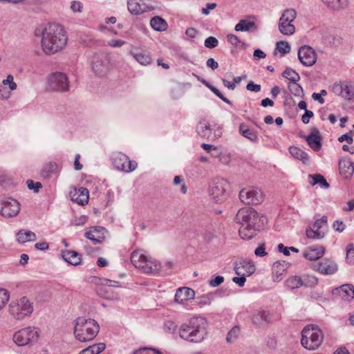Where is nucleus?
I'll list each match as a JSON object with an SVG mask.
<instances>
[{
	"label": "nucleus",
	"instance_id": "nucleus-47",
	"mask_svg": "<svg viewBox=\"0 0 354 354\" xmlns=\"http://www.w3.org/2000/svg\"><path fill=\"white\" fill-rule=\"evenodd\" d=\"M346 260L347 263L354 265V245L353 243L347 245Z\"/></svg>",
	"mask_w": 354,
	"mask_h": 354
},
{
	"label": "nucleus",
	"instance_id": "nucleus-14",
	"mask_svg": "<svg viewBox=\"0 0 354 354\" xmlns=\"http://www.w3.org/2000/svg\"><path fill=\"white\" fill-rule=\"evenodd\" d=\"M327 225V216H323L321 218L317 219L313 225V228H308L306 230V236L312 239H320L324 238L325 232L320 231Z\"/></svg>",
	"mask_w": 354,
	"mask_h": 354
},
{
	"label": "nucleus",
	"instance_id": "nucleus-58",
	"mask_svg": "<svg viewBox=\"0 0 354 354\" xmlns=\"http://www.w3.org/2000/svg\"><path fill=\"white\" fill-rule=\"evenodd\" d=\"M228 41L234 46H238L239 44H241L242 46H245V43L241 42L239 37L234 35L230 34L227 35Z\"/></svg>",
	"mask_w": 354,
	"mask_h": 354
},
{
	"label": "nucleus",
	"instance_id": "nucleus-62",
	"mask_svg": "<svg viewBox=\"0 0 354 354\" xmlns=\"http://www.w3.org/2000/svg\"><path fill=\"white\" fill-rule=\"evenodd\" d=\"M212 299V296L210 295H203L198 298L199 304L201 305H209L211 304V301Z\"/></svg>",
	"mask_w": 354,
	"mask_h": 354
},
{
	"label": "nucleus",
	"instance_id": "nucleus-53",
	"mask_svg": "<svg viewBox=\"0 0 354 354\" xmlns=\"http://www.w3.org/2000/svg\"><path fill=\"white\" fill-rule=\"evenodd\" d=\"M165 330L167 333H174L177 330V324L173 321H167L164 324Z\"/></svg>",
	"mask_w": 354,
	"mask_h": 354
},
{
	"label": "nucleus",
	"instance_id": "nucleus-9",
	"mask_svg": "<svg viewBox=\"0 0 354 354\" xmlns=\"http://www.w3.org/2000/svg\"><path fill=\"white\" fill-rule=\"evenodd\" d=\"M112 162L118 170L127 173L135 170L138 166L135 160H130L127 155L122 152H115L113 153Z\"/></svg>",
	"mask_w": 354,
	"mask_h": 354
},
{
	"label": "nucleus",
	"instance_id": "nucleus-29",
	"mask_svg": "<svg viewBox=\"0 0 354 354\" xmlns=\"http://www.w3.org/2000/svg\"><path fill=\"white\" fill-rule=\"evenodd\" d=\"M288 263L286 261H283V263H281L280 261H276L274 263L272 270L274 281H279L281 280V276L283 274V272L288 268Z\"/></svg>",
	"mask_w": 354,
	"mask_h": 354
},
{
	"label": "nucleus",
	"instance_id": "nucleus-2",
	"mask_svg": "<svg viewBox=\"0 0 354 354\" xmlns=\"http://www.w3.org/2000/svg\"><path fill=\"white\" fill-rule=\"evenodd\" d=\"M235 219L241 225L239 233L241 238L245 240L252 239L256 235V232L260 231L267 221L266 216H259L257 212L252 207L240 209Z\"/></svg>",
	"mask_w": 354,
	"mask_h": 354
},
{
	"label": "nucleus",
	"instance_id": "nucleus-60",
	"mask_svg": "<svg viewBox=\"0 0 354 354\" xmlns=\"http://www.w3.org/2000/svg\"><path fill=\"white\" fill-rule=\"evenodd\" d=\"M353 133V131H350L349 133L342 135L339 138H338V141L342 142L344 141H346L348 144H351L353 142V139L351 134Z\"/></svg>",
	"mask_w": 354,
	"mask_h": 354
},
{
	"label": "nucleus",
	"instance_id": "nucleus-59",
	"mask_svg": "<svg viewBox=\"0 0 354 354\" xmlns=\"http://www.w3.org/2000/svg\"><path fill=\"white\" fill-rule=\"evenodd\" d=\"M133 354H162L154 349L143 348L136 351Z\"/></svg>",
	"mask_w": 354,
	"mask_h": 354
},
{
	"label": "nucleus",
	"instance_id": "nucleus-8",
	"mask_svg": "<svg viewBox=\"0 0 354 354\" xmlns=\"http://www.w3.org/2000/svg\"><path fill=\"white\" fill-rule=\"evenodd\" d=\"M228 182L223 178L214 179L209 186V192L216 203H222L224 201L227 195V189H229Z\"/></svg>",
	"mask_w": 354,
	"mask_h": 354
},
{
	"label": "nucleus",
	"instance_id": "nucleus-50",
	"mask_svg": "<svg viewBox=\"0 0 354 354\" xmlns=\"http://www.w3.org/2000/svg\"><path fill=\"white\" fill-rule=\"evenodd\" d=\"M10 295L6 289L0 288V310L4 307L5 304L8 301Z\"/></svg>",
	"mask_w": 354,
	"mask_h": 354
},
{
	"label": "nucleus",
	"instance_id": "nucleus-40",
	"mask_svg": "<svg viewBox=\"0 0 354 354\" xmlns=\"http://www.w3.org/2000/svg\"><path fill=\"white\" fill-rule=\"evenodd\" d=\"M279 30L280 32L285 35H291L295 31V28L292 22L282 21L279 20Z\"/></svg>",
	"mask_w": 354,
	"mask_h": 354
},
{
	"label": "nucleus",
	"instance_id": "nucleus-19",
	"mask_svg": "<svg viewBox=\"0 0 354 354\" xmlns=\"http://www.w3.org/2000/svg\"><path fill=\"white\" fill-rule=\"evenodd\" d=\"M252 321L257 328H265L270 323V313L264 310H257L254 313Z\"/></svg>",
	"mask_w": 354,
	"mask_h": 354
},
{
	"label": "nucleus",
	"instance_id": "nucleus-11",
	"mask_svg": "<svg viewBox=\"0 0 354 354\" xmlns=\"http://www.w3.org/2000/svg\"><path fill=\"white\" fill-rule=\"evenodd\" d=\"M20 209V203L14 198H6L0 202V214L5 218L15 217L19 213Z\"/></svg>",
	"mask_w": 354,
	"mask_h": 354
},
{
	"label": "nucleus",
	"instance_id": "nucleus-22",
	"mask_svg": "<svg viewBox=\"0 0 354 354\" xmlns=\"http://www.w3.org/2000/svg\"><path fill=\"white\" fill-rule=\"evenodd\" d=\"M325 253V248L323 246H312L308 248L304 253L303 257L309 261H315L320 259Z\"/></svg>",
	"mask_w": 354,
	"mask_h": 354
},
{
	"label": "nucleus",
	"instance_id": "nucleus-21",
	"mask_svg": "<svg viewBox=\"0 0 354 354\" xmlns=\"http://www.w3.org/2000/svg\"><path fill=\"white\" fill-rule=\"evenodd\" d=\"M314 269L323 274H333L337 271L338 267L336 263L324 260L315 265Z\"/></svg>",
	"mask_w": 354,
	"mask_h": 354
},
{
	"label": "nucleus",
	"instance_id": "nucleus-61",
	"mask_svg": "<svg viewBox=\"0 0 354 354\" xmlns=\"http://www.w3.org/2000/svg\"><path fill=\"white\" fill-rule=\"evenodd\" d=\"M314 116L312 111L306 109L304 114L301 117V121L304 124H307L309 123L310 119Z\"/></svg>",
	"mask_w": 354,
	"mask_h": 354
},
{
	"label": "nucleus",
	"instance_id": "nucleus-42",
	"mask_svg": "<svg viewBox=\"0 0 354 354\" xmlns=\"http://www.w3.org/2000/svg\"><path fill=\"white\" fill-rule=\"evenodd\" d=\"M288 89L292 94L297 97L304 96V90L302 87L297 83V82H289L288 85Z\"/></svg>",
	"mask_w": 354,
	"mask_h": 354
},
{
	"label": "nucleus",
	"instance_id": "nucleus-27",
	"mask_svg": "<svg viewBox=\"0 0 354 354\" xmlns=\"http://www.w3.org/2000/svg\"><path fill=\"white\" fill-rule=\"evenodd\" d=\"M161 266L158 261L147 257L146 263H144L142 267H141L140 269L145 273L155 274L158 272Z\"/></svg>",
	"mask_w": 354,
	"mask_h": 354
},
{
	"label": "nucleus",
	"instance_id": "nucleus-13",
	"mask_svg": "<svg viewBox=\"0 0 354 354\" xmlns=\"http://www.w3.org/2000/svg\"><path fill=\"white\" fill-rule=\"evenodd\" d=\"M297 54L300 62L305 66H312L317 61V54L310 46L300 47Z\"/></svg>",
	"mask_w": 354,
	"mask_h": 354
},
{
	"label": "nucleus",
	"instance_id": "nucleus-38",
	"mask_svg": "<svg viewBox=\"0 0 354 354\" xmlns=\"http://www.w3.org/2000/svg\"><path fill=\"white\" fill-rule=\"evenodd\" d=\"M147 256L138 251H133L131 255V261L136 268H141L144 263H146Z\"/></svg>",
	"mask_w": 354,
	"mask_h": 354
},
{
	"label": "nucleus",
	"instance_id": "nucleus-1",
	"mask_svg": "<svg viewBox=\"0 0 354 354\" xmlns=\"http://www.w3.org/2000/svg\"><path fill=\"white\" fill-rule=\"evenodd\" d=\"M35 35L41 37V47L46 55L57 53L67 44L66 32L63 26L57 24H48L37 28Z\"/></svg>",
	"mask_w": 354,
	"mask_h": 354
},
{
	"label": "nucleus",
	"instance_id": "nucleus-6",
	"mask_svg": "<svg viewBox=\"0 0 354 354\" xmlns=\"http://www.w3.org/2000/svg\"><path fill=\"white\" fill-rule=\"evenodd\" d=\"M8 312L15 319L22 320L32 313V304L26 297H23L19 300L12 301L9 304Z\"/></svg>",
	"mask_w": 354,
	"mask_h": 354
},
{
	"label": "nucleus",
	"instance_id": "nucleus-55",
	"mask_svg": "<svg viewBox=\"0 0 354 354\" xmlns=\"http://www.w3.org/2000/svg\"><path fill=\"white\" fill-rule=\"evenodd\" d=\"M88 347L91 350L93 354H99L105 349L106 345L104 343H98L89 346Z\"/></svg>",
	"mask_w": 354,
	"mask_h": 354
},
{
	"label": "nucleus",
	"instance_id": "nucleus-32",
	"mask_svg": "<svg viewBox=\"0 0 354 354\" xmlns=\"http://www.w3.org/2000/svg\"><path fill=\"white\" fill-rule=\"evenodd\" d=\"M257 28V25L254 21L241 19L235 26L234 30L236 31L249 32L255 30Z\"/></svg>",
	"mask_w": 354,
	"mask_h": 354
},
{
	"label": "nucleus",
	"instance_id": "nucleus-7",
	"mask_svg": "<svg viewBox=\"0 0 354 354\" xmlns=\"http://www.w3.org/2000/svg\"><path fill=\"white\" fill-rule=\"evenodd\" d=\"M39 335V330L37 328L28 326L16 332L13 335L14 342L24 346L37 342Z\"/></svg>",
	"mask_w": 354,
	"mask_h": 354
},
{
	"label": "nucleus",
	"instance_id": "nucleus-20",
	"mask_svg": "<svg viewBox=\"0 0 354 354\" xmlns=\"http://www.w3.org/2000/svg\"><path fill=\"white\" fill-rule=\"evenodd\" d=\"M70 195L73 201L77 204L84 205L88 202L89 192L85 187H80L78 189H75L73 192H70Z\"/></svg>",
	"mask_w": 354,
	"mask_h": 354
},
{
	"label": "nucleus",
	"instance_id": "nucleus-5",
	"mask_svg": "<svg viewBox=\"0 0 354 354\" xmlns=\"http://www.w3.org/2000/svg\"><path fill=\"white\" fill-rule=\"evenodd\" d=\"M323 333L317 326L308 325L301 331V343L309 350L317 348L322 342Z\"/></svg>",
	"mask_w": 354,
	"mask_h": 354
},
{
	"label": "nucleus",
	"instance_id": "nucleus-10",
	"mask_svg": "<svg viewBox=\"0 0 354 354\" xmlns=\"http://www.w3.org/2000/svg\"><path fill=\"white\" fill-rule=\"evenodd\" d=\"M48 87L53 91L66 92L69 90V82L66 75L57 72L53 73L48 78Z\"/></svg>",
	"mask_w": 354,
	"mask_h": 354
},
{
	"label": "nucleus",
	"instance_id": "nucleus-4",
	"mask_svg": "<svg viewBox=\"0 0 354 354\" xmlns=\"http://www.w3.org/2000/svg\"><path fill=\"white\" fill-rule=\"evenodd\" d=\"M75 322L73 333L80 342L93 340L99 333L100 326L95 319L79 317Z\"/></svg>",
	"mask_w": 354,
	"mask_h": 354
},
{
	"label": "nucleus",
	"instance_id": "nucleus-35",
	"mask_svg": "<svg viewBox=\"0 0 354 354\" xmlns=\"http://www.w3.org/2000/svg\"><path fill=\"white\" fill-rule=\"evenodd\" d=\"M135 59L142 65H148L151 63V57L149 53L144 51L131 52Z\"/></svg>",
	"mask_w": 354,
	"mask_h": 354
},
{
	"label": "nucleus",
	"instance_id": "nucleus-36",
	"mask_svg": "<svg viewBox=\"0 0 354 354\" xmlns=\"http://www.w3.org/2000/svg\"><path fill=\"white\" fill-rule=\"evenodd\" d=\"M308 178L310 179L309 183L313 186L319 184L321 187L324 189H327L330 186L324 177L319 174L314 175L310 174L308 175Z\"/></svg>",
	"mask_w": 354,
	"mask_h": 354
},
{
	"label": "nucleus",
	"instance_id": "nucleus-49",
	"mask_svg": "<svg viewBox=\"0 0 354 354\" xmlns=\"http://www.w3.org/2000/svg\"><path fill=\"white\" fill-rule=\"evenodd\" d=\"M277 49L283 55L290 51V46L287 41H279L277 43Z\"/></svg>",
	"mask_w": 354,
	"mask_h": 354
},
{
	"label": "nucleus",
	"instance_id": "nucleus-48",
	"mask_svg": "<svg viewBox=\"0 0 354 354\" xmlns=\"http://www.w3.org/2000/svg\"><path fill=\"white\" fill-rule=\"evenodd\" d=\"M322 1L333 10H338L342 8L344 5L342 0H322Z\"/></svg>",
	"mask_w": 354,
	"mask_h": 354
},
{
	"label": "nucleus",
	"instance_id": "nucleus-24",
	"mask_svg": "<svg viewBox=\"0 0 354 354\" xmlns=\"http://www.w3.org/2000/svg\"><path fill=\"white\" fill-rule=\"evenodd\" d=\"M196 130L197 134L203 139H209L212 136V129L209 123L205 119L198 122Z\"/></svg>",
	"mask_w": 354,
	"mask_h": 354
},
{
	"label": "nucleus",
	"instance_id": "nucleus-46",
	"mask_svg": "<svg viewBox=\"0 0 354 354\" xmlns=\"http://www.w3.org/2000/svg\"><path fill=\"white\" fill-rule=\"evenodd\" d=\"M240 333V328L239 326L233 327L227 334L226 341L227 343H232L236 340Z\"/></svg>",
	"mask_w": 354,
	"mask_h": 354
},
{
	"label": "nucleus",
	"instance_id": "nucleus-25",
	"mask_svg": "<svg viewBox=\"0 0 354 354\" xmlns=\"http://www.w3.org/2000/svg\"><path fill=\"white\" fill-rule=\"evenodd\" d=\"M63 259L68 263L77 266L81 264V254L74 250H66L62 252Z\"/></svg>",
	"mask_w": 354,
	"mask_h": 354
},
{
	"label": "nucleus",
	"instance_id": "nucleus-57",
	"mask_svg": "<svg viewBox=\"0 0 354 354\" xmlns=\"http://www.w3.org/2000/svg\"><path fill=\"white\" fill-rule=\"evenodd\" d=\"M246 89L250 91L258 93L261 91V86L260 84H254V82L250 81L246 85Z\"/></svg>",
	"mask_w": 354,
	"mask_h": 354
},
{
	"label": "nucleus",
	"instance_id": "nucleus-33",
	"mask_svg": "<svg viewBox=\"0 0 354 354\" xmlns=\"http://www.w3.org/2000/svg\"><path fill=\"white\" fill-rule=\"evenodd\" d=\"M57 171V165L55 162H50L44 165L41 171V176L44 179H48L53 174H56Z\"/></svg>",
	"mask_w": 354,
	"mask_h": 354
},
{
	"label": "nucleus",
	"instance_id": "nucleus-37",
	"mask_svg": "<svg viewBox=\"0 0 354 354\" xmlns=\"http://www.w3.org/2000/svg\"><path fill=\"white\" fill-rule=\"evenodd\" d=\"M339 169L340 173L346 174V177L351 176L354 171L353 162L349 160H340L339 162Z\"/></svg>",
	"mask_w": 354,
	"mask_h": 354
},
{
	"label": "nucleus",
	"instance_id": "nucleus-28",
	"mask_svg": "<svg viewBox=\"0 0 354 354\" xmlns=\"http://www.w3.org/2000/svg\"><path fill=\"white\" fill-rule=\"evenodd\" d=\"M339 95L346 100L354 98V86L351 82H344L337 87Z\"/></svg>",
	"mask_w": 354,
	"mask_h": 354
},
{
	"label": "nucleus",
	"instance_id": "nucleus-3",
	"mask_svg": "<svg viewBox=\"0 0 354 354\" xmlns=\"http://www.w3.org/2000/svg\"><path fill=\"white\" fill-rule=\"evenodd\" d=\"M208 322L201 316H194L190 318L187 322L180 325L178 333L180 337L185 341L200 343L207 335Z\"/></svg>",
	"mask_w": 354,
	"mask_h": 354
},
{
	"label": "nucleus",
	"instance_id": "nucleus-51",
	"mask_svg": "<svg viewBox=\"0 0 354 354\" xmlns=\"http://www.w3.org/2000/svg\"><path fill=\"white\" fill-rule=\"evenodd\" d=\"M101 285L104 286L105 288H111V287H120L121 285L120 282L117 281L110 280L106 278L100 279Z\"/></svg>",
	"mask_w": 354,
	"mask_h": 354
},
{
	"label": "nucleus",
	"instance_id": "nucleus-63",
	"mask_svg": "<svg viewBox=\"0 0 354 354\" xmlns=\"http://www.w3.org/2000/svg\"><path fill=\"white\" fill-rule=\"evenodd\" d=\"M224 281V277L222 276H216L214 279H211L209 284L212 287H218Z\"/></svg>",
	"mask_w": 354,
	"mask_h": 354
},
{
	"label": "nucleus",
	"instance_id": "nucleus-34",
	"mask_svg": "<svg viewBox=\"0 0 354 354\" xmlns=\"http://www.w3.org/2000/svg\"><path fill=\"white\" fill-rule=\"evenodd\" d=\"M290 153L295 159L301 160L304 164H306L308 161V156L306 152L299 147L291 146L289 147Z\"/></svg>",
	"mask_w": 354,
	"mask_h": 354
},
{
	"label": "nucleus",
	"instance_id": "nucleus-64",
	"mask_svg": "<svg viewBox=\"0 0 354 354\" xmlns=\"http://www.w3.org/2000/svg\"><path fill=\"white\" fill-rule=\"evenodd\" d=\"M333 227L335 231L342 232L344 230L346 225L342 221L337 220L333 223Z\"/></svg>",
	"mask_w": 354,
	"mask_h": 354
},
{
	"label": "nucleus",
	"instance_id": "nucleus-30",
	"mask_svg": "<svg viewBox=\"0 0 354 354\" xmlns=\"http://www.w3.org/2000/svg\"><path fill=\"white\" fill-rule=\"evenodd\" d=\"M16 235L17 241L21 244L28 241H34L37 239L36 234L30 230H20Z\"/></svg>",
	"mask_w": 354,
	"mask_h": 354
},
{
	"label": "nucleus",
	"instance_id": "nucleus-31",
	"mask_svg": "<svg viewBox=\"0 0 354 354\" xmlns=\"http://www.w3.org/2000/svg\"><path fill=\"white\" fill-rule=\"evenodd\" d=\"M239 133L245 138L251 142H257L258 140V135L256 131L249 129L245 123H241L239 127Z\"/></svg>",
	"mask_w": 354,
	"mask_h": 354
},
{
	"label": "nucleus",
	"instance_id": "nucleus-23",
	"mask_svg": "<svg viewBox=\"0 0 354 354\" xmlns=\"http://www.w3.org/2000/svg\"><path fill=\"white\" fill-rule=\"evenodd\" d=\"M195 292L190 288H179L176 292L174 300L177 303H183L194 298Z\"/></svg>",
	"mask_w": 354,
	"mask_h": 354
},
{
	"label": "nucleus",
	"instance_id": "nucleus-17",
	"mask_svg": "<svg viewBox=\"0 0 354 354\" xmlns=\"http://www.w3.org/2000/svg\"><path fill=\"white\" fill-rule=\"evenodd\" d=\"M106 229L102 226L91 227L89 231L84 234V236L91 240L93 244L96 245L103 242L105 239Z\"/></svg>",
	"mask_w": 354,
	"mask_h": 354
},
{
	"label": "nucleus",
	"instance_id": "nucleus-39",
	"mask_svg": "<svg viewBox=\"0 0 354 354\" xmlns=\"http://www.w3.org/2000/svg\"><path fill=\"white\" fill-rule=\"evenodd\" d=\"M151 26L157 31H164L167 28V23L160 17H153L150 21Z\"/></svg>",
	"mask_w": 354,
	"mask_h": 354
},
{
	"label": "nucleus",
	"instance_id": "nucleus-18",
	"mask_svg": "<svg viewBox=\"0 0 354 354\" xmlns=\"http://www.w3.org/2000/svg\"><path fill=\"white\" fill-rule=\"evenodd\" d=\"M309 147L315 151H319L322 148V137L317 127L311 128L309 135L304 137Z\"/></svg>",
	"mask_w": 354,
	"mask_h": 354
},
{
	"label": "nucleus",
	"instance_id": "nucleus-44",
	"mask_svg": "<svg viewBox=\"0 0 354 354\" xmlns=\"http://www.w3.org/2000/svg\"><path fill=\"white\" fill-rule=\"evenodd\" d=\"M286 284L291 289L300 288L302 286L301 277L299 276H292L286 280Z\"/></svg>",
	"mask_w": 354,
	"mask_h": 354
},
{
	"label": "nucleus",
	"instance_id": "nucleus-56",
	"mask_svg": "<svg viewBox=\"0 0 354 354\" xmlns=\"http://www.w3.org/2000/svg\"><path fill=\"white\" fill-rule=\"evenodd\" d=\"M26 183L28 189L30 190H33L35 192H38L39 189L42 187V185L41 183H35L32 180H28Z\"/></svg>",
	"mask_w": 354,
	"mask_h": 354
},
{
	"label": "nucleus",
	"instance_id": "nucleus-54",
	"mask_svg": "<svg viewBox=\"0 0 354 354\" xmlns=\"http://www.w3.org/2000/svg\"><path fill=\"white\" fill-rule=\"evenodd\" d=\"M3 85H8L11 91L17 88V84L14 82V77L12 75H8L6 80L2 82Z\"/></svg>",
	"mask_w": 354,
	"mask_h": 354
},
{
	"label": "nucleus",
	"instance_id": "nucleus-45",
	"mask_svg": "<svg viewBox=\"0 0 354 354\" xmlns=\"http://www.w3.org/2000/svg\"><path fill=\"white\" fill-rule=\"evenodd\" d=\"M296 11L294 9H287L282 14L280 21L292 22L296 18Z\"/></svg>",
	"mask_w": 354,
	"mask_h": 354
},
{
	"label": "nucleus",
	"instance_id": "nucleus-41",
	"mask_svg": "<svg viewBox=\"0 0 354 354\" xmlns=\"http://www.w3.org/2000/svg\"><path fill=\"white\" fill-rule=\"evenodd\" d=\"M282 76L290 80V82H299L300 76L295 70L291 68H286L283 72Z\"/></svg>",
	"mask_w": 354,
	"mask_h": 354
},
{
	"label": "nucleus",
	"instance_id": "nucleus-15",
	"mask_svg": "<svg viewBox=\"0 0 354 354\" xmlns=\"http://www.w3.org/2000/svg\"><path fill=\"white\" fill-rule=\"evenodd\" d=\"M335 297H339L345 301H351L354 298V286L350 283L343 284L332 290Z\"/></svg>",
	"mask_w": 354,
	"mask_h": 354
},
{
	"label": "nucleus",
	"instance_id": "nucleus-52",
	"mask_svg": "<svg viewBox=\"0 0 354 354\" xmlns=\"http://www.w3.org/2000/svg\"><path fill=\"white\" fill-rule=\"evenodd\" d=\"M218 39L216 37H212V36L207 37L205 40V43H204L205 46L208 48H214L218 46Z\"/></svg>",
	"mask_w": 354,
	"mask_h": 354
},
{
	"label": "nucleus",
	"instance_id": "nucleus-16",
	"mask_svg": "<svg viewBox=\"0 0 354 354\" xmlns=\"http://www.w3.org/2000/svg\"><path fill=\"white\" fill-rule=\"evenodd\" d=\"M127 8L128 10L135 15H139L154 9L153 6L147 5L144 0H128Z\"/></svg>",
	"mask_w": 354,
	"mask_h": 354
},
{
	"label": "nucleus",
	"instance_id": "nucleus-43",
	"mask_svg": "<svg viewBox=\"0 0 354 354\" xmlns=\"http://www.w3.org/2000/svg\"><path fill=\"white\" fill-rule=\"evenodd\" d=\"M302 286L313 288L317 285L318 279L312 275H304L301 277Z\"/></svg>",
	"mask_w": 354,
	"mask_h": 354
},
{
	"label": "nucleus",
	"instance_id": "nucleus-12",
	"mask_svg": "<svg viewBox=\"0 0 354 354\" xmlns=\"http://www.w3.org/2000/svg\"><path fill=\"white\" fill-rule=\"evenodd\" d=\"M240 200L248 205H258L263 201L262 192L254 187L242 189L239 192Z\"/></svg>",
	"mask_w": 354,
	"mask_h": 354
},
{
	"label": "nucleus",
	"instance_id": "nucleus-26",
	"mask_svg": "<svg viewBox=\"0 0 354 354\" xmlns=\"http://www.w3.org/2000/svg\"><path fill=\"white\" fill-rule=\"evenodd\" d=\"M108 60L105 56H95L92 62V68L96 74L103 73L107 68Z\"/></svg>",
	"mask_w": 354,
	"mask_h": 354
}]
</instances>
